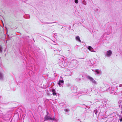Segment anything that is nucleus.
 <instances>
[{
  "instance_id": "f257e3e1",
  "label": "nucleus",
  "mask_w": 122,
  "mask_h": 122,
  "mask_svg": "<svg viewBox=\"0 0 122 122\" xmlns=\"http://www.w3.org/2000/svg\"><path fill=\"white\" fill-rule=\"evenodd\" d=\"M55 117L53 118H51L48 116L46 115L44 117V121L47 120H55Z\"/></svg>"
},
{
  "instance_id": "f03ea898",
  "label": "nucleus",
  "mask_w": 122,
  "mask_h": 122,
  "mask_svg": "<svg viewBox=\"0 0 122 122\" xmlns=\"http://www.w3.org/2000/svg\"><path fill=\"white\" fill-rule=\"evenodd\" d=\"M107 56H110L112 54V51H111L110 50H109V51H107Z\"/></svg>"
},
{
  "instance_id": "7ed1b4c3",
  "label": "nucleus",
  "mask_w": 122,
  "mask_h": 122,
  "mask_svg": "<svg viewBox=\"0 0 122 122\" xmlns=\"http://www.w3.org/2000/svg\"><path fill=\"white\" fill-rule=\"evenodd\" d=\"M64 82V81L63 80H60L59 81V82L58 83V84L59 86H60L61 85V83H62Z\"/></svg>"
},
{
  "instance_id": "20e7f679",
  "label": "nucleus",
  "mask_w": 122,
  "mask_h": 122,
  "mask_svg": "<svg viewBox=\"0 0 122 122\" xmlns=\"http://www.w3.org/2000/svg\"><path fill=\"white\" fill-rule=\"evenodd\" d=\"M76 39L77 40L80 42H81V40L80 39V37L79 36H76Z\"/></svg>"
},
{
  "instance_id": "39448f33",
  "label": "nucleus",
  "mask_w": 122,
  "mask_h": 122,
  "mask_svg": "<svg viewBox=\"0 0 122 122\" xmlns=\"http://www.w3.org/2000/svg\"><path fill=\"white\" fill-rule=\"evenodd\" d=\"M87 78L90 80L91 81H92L94 79L92 77H90L89 76H87Z\"/></svg>"
},
{
  "instance_id": "423d86ee",
  "label": "nucleus",
  "mask_w": 122,
  "mask_h": 122,
  "mask_svg": "<svg viewBox=\"0 0 122 122\" xmlns=\"http://www.w3.org/2000/svg\"><path fill=\"white\" fill-rule=\"evenodd\" d=\"M87 48L90 51H91V49H92V48L91 46H89Z\"/></svg>"
},
{
  "instance_id": "0eeeda50",
  "label": "nucleus",
  "mask_w": 122,
  "mask_h": 122,
  "mask_svg": "<svg viewBox=\"0 0 122 122\" xmlns=\"http://www.w3.org/2000/svg\"><path fill=\"white\" fill-rule=\"evenodd\" d=\"M95 71L97 74H99L100 73V72L98 71V70H96Z\"/></svg>"
},
{
  "instance_id": "6e6552de",
  "label": "nucleus",
  "mask_w": 122,
  "mask_h": 122,
  "mask_svg": "<svg viewBox=\"0 0 122 122\" xmlns=\"http://www.w3.org/2000/svg\"><path fill=\"white\" fill-rule=\"evenodd\" d=\"M93 83L95 84H96V81L94 80L92 81Z\"/></svg>"
},
{
  "instance_id": "1a4fd4ad",
  "label": "nucleus",
  "mask_w": 122,
  "mask_h": 122,
  "mask_svg": "<svg viewBox=\"0 0 122 122\" xmlns=\"http://www.w3.org/2000/svg\"><path fill=\"white\" fill-rule=\"evenodd\" d=\"M75 3H76L77 4L78 3V0H75Z\"/></svg>"
},
{
  "instance_id": "9d476101",
  "label": "nucleus",
  "mask_w": 122,
  "mask_h": 122,
  "mask_svg": "<svg viewBox=\"0 0 122 122\" xmlns=\"http://www.w3.org/2000/svg\"><path fill=\"white\" fill-rule=\"evenodd\" d=\"M55 89H53V88L52 89V92H55Z\"/></svg>"
},
{
  "instance_id": "9b49d317",
  "label": "nucleus",
  "mask_w": 122,
  "mask_h": 122,
  "mask_svg": "<svg viewBox=\"0 0 122 122\" xmlns=\"http://www.w3.org/2000/svg\"><path fill=\"white\" fill-rule=\"evenodd\" d=\"M56 94V92H53L52 93V94L53 95H55Z\"/></svg>"
},
{
  "instance_id": "f8f14e48",
  "label": "nucleus",
  "mask_w": 122,
  "mask_h": 122,
  "mask_svg": "<svg viewBox=\"0 0 122 122\" xmlns=\"http://www.w3.org/2000/svg\"><path fill=\"white\" fill-rule=\"evenodd\" d=\"M2 77V75L1 73H0V78L1 77Z\"/></svg>"
},
{
  "instance_id": "ddd939ff",
  "label": "nucleus",
  "mask_w": 122,
  "mask_h": 122,
  "mask_svg": "<svg viewBox=\"0 0 122 122\" xmlns=\"http://www.w3.org/2000/svg\"><path fill=\"white\" fill-rule=\"evenodd\" d=\"M120 122H122V118L120 119Z\"/></svg>"
},
{
  "instance_id": "4468645a",
  "label": "nucleus",
  "mask_w": 122,
  "mask_h": 122,
  "mask_svg": "<svg viewBox=\"0 0 122 122\" xmlns=\"http://www.w3.org/2000/svg\"><path fill=\"white\" fill-rule=\"evenodd\" d=\"M0 51H1V48H0Z\"/></svg>"
},
{
  "instance_id": "2eb2a0df",
  "label": "nucleus",
  "mask_w": 122,
  "mask_h": 122,
  "mask_svg": "<svg viewBox=\"0 0 122 122\" xmlns=\"http://www.w3.org/2000/svg\"><path fill=\"white\" fill-rule=\"evenodd\" d=\"M121 113L122 114V111L121 112Z\"/></svg>"
}]
</instances>
